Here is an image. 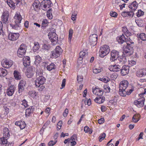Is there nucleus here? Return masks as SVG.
<instances>
[{"instance_id": "40", "label": "nucleus", "mask_w": 146, "mask_h": 146, "mask_svg": "<svg viewBox=\"0 0 146 146\" xmlns=\"http://www.w3.org/2000/svg\"><path fill=\"white\" fill-rule=\"evenodd\" d=\"M73 30L72 29H70L69 31V36H68V41L69 42H70L71 39H72L73 34Z\"/></svg>"}, {"instance_id": "50", "label": "nucleus", "mask_w": 146, "mask_h": 146, "mask_svg": "<svg viewBox=\"0 0 146 146\" xmlns=\"http://www.w3.org/2000/svg\"><path fill=\"white\" fill-rule=\"evenodd\" d=\"M110 16L114 17H116L117 15V13L115 12L111 11L110 13Z\"/></svg>"}, {"instance_id": "51", "label": "nucleus", "mask_w": 146, "mask_h": 146, "mask_svg": "<svg viewBox=\"0 0 146 146\" xmlns=\"http://www.w3.org/2000/svg\"><path fill=\"white\" fill-rule=\"evenodd\" d=\"M84 131L86 133L89 132V134H91L92 133V131L89 130V128L88 127L86 126L84 127Z\"/></svg>"}, {"instance_id": "28", "label": "nucleus", "mask_w": 146, "mask_h": 146, "mask_svg": "<svg viewBox=\"0 0 146 146\" xmlns=\"http://www.w3.org/2000/svg\"><path fill=\"white\" fill-rule=\"evenodd\" d=\"M105 101V97L102 96H98L95 99V101L98 104L103 103Z\"/></svg>"}, {"instance_id": "56", "label": "nucleus", "mask_w": 146, "mask_h": 146, "mask_svg": "<svg viewBox=\"0 0 146 146\" xmlns=\"http://www.w3.org/2000/svg\"><path fill=\"white\" fill-rule=\"evenodd\" d=\"M102 81L105 83H107L109 82L110 80V79L108 77H103L102 78Z\"/></svg>"}, {"instance_id": "29", "label": "nucleus", "mask_w": 146, "mask_h": 146, "mask_svg": "<svg viewBox=\"0 0 146 146\" xmlns=\"http://www.w3.org/2000/svg\"><path fill=\"white\" fill-rule=\"evenodd\" d=\"M125 11L122 13L121 15L123 16L126 17L127 15V16H129L132 17L134 15V13L133 12V11Z\"/></svg>"}, {"instance_id": "15", "label": "nucleus", "mask_w": 146, "mask_h": 146, "mask_svg": "<svg viewBox=\"0 0 146 146\" xmlns=\"http://www.w3.org/2000/svg\"><path fill=\"white\" fill-rule=\"evenodd\" d=\"M26 82L24 80H21L18 85V92L19 93L22 92L25 89Z\"/></svg>"}, {"instance_id": "46", "label": "nucleus", "mask_w": 146, "mask_h": 146, "mask_svg": "<svg viewBox=\"0 0 146 146\" xmlns=\"http://www.w3.org/2000/svg\"><path fill=\"white\" fill-rule=\"evenodd\" d=\"M39 48V43L38 42H35L34 43V46L33 47V49L34 50H38Z\"/></svg>"}, {"instance_id": "32", "label": "nucleus", "mask_w": 146, "mask_h": 146, "mask_svg": "<svg viewBox=\"0 0 146 146\" xmlns=\"http://www.w3.org/2000/svg\"><path fill=\"white\" fill-rule=\"evenodd\" d=\"M112 67H113L112 71L114 72H117L120 70L121 71V70L122 68L121 66L119 65H116L115 64L114 65H113L111 66Z\"/></svg>"}, {"instance_id": "19", "label": "nucleus", "mask_w": 146, "mask_h": 146, "mask_svg": "<svg viewBox=\"0 0 146 146\" xmlns=\"http://www.w3.org/2000/svg\"><path fill=\"white\" fill-rule=\"evenodd\" d=\"M129 67L128 66H123L121 70V73L122 76L127 75L129 72Z\"/></svg>"}, {"instance_id": "35", "label": "nucleus", "mask_w": 146, "mask_h": 146, "mask_svg": "<svg viewBox=\"0 0 146 146\" xmlns=\"http://www.w3.org/2000/svg\"><path fill=\"white\" fill-rule=\"evenodd\" d=\"M56 66L53 63H51L49 65L47 66L46 68L49 71H51L52 69L56 68Z\"/></svg>"}, {"instance_id": "23", "label": "nucleus", "mask_w": 146, "mask_h": 146, "mask_svg": "<svg viewBox=\"0 0 146 146\" xmlns=\"http://www.w3.org/2000/svg\"><path fill=\"white\" fill-rule=\"evenodd\" d=\"M146 75V68L140 69L136 72V75L139 77H142Z\"/></svg>"}, {"instance_id": "16", "label": "nucleus", "mask_w": 146, "mask_h": 146, "mask_svg": "<svg viewBox=\"0 0 146 146\" xmlns=\"http://www.w3.org/2000/svg\"><path fill=\"white\" fill-rule=\"evenodd\" d=\"M19 36V34L18 33H10L9 34L8 38L11 41H15L17 39Z\"/></svg>"}, {"instance_id": "24", "label": "nucleus", "mask_w": 146, "mask_h": 146, "mask_svg": "<svg viewBox=\"0 0 146 146\" xmlns=\"http://www.w3.org/2000/svg\"><path fill=\"white\" fill-rule=\"evenodd\" d=\"M1 141L2 144L4 146H12L13 144L11 142H10L9 140H7L4 138L1 139Z\"/></svg>"}, {"instance_id": "10", "label": "nucleus", "mask_w": 146, "mask_h": 146, "mask_svg": "<svg viewBox=\"0 0 146 146\" xmlns=\"http://www.w3.org/2000/svg\"><path fill=\"white\" fill-rule=\"evenodd\" d=\"M52 5L51 1L50 0H44L40 3L41 7H43V10H45L47 8H49Z\"/></svg>"}, {"instance_id": "30", "label": "nucleus", "mask_w": 146, "mask_h": 146, "mask_svg": "<svg viewBox=\"0 0 146 146\" xmlns=\"http://www.w3.org/2000/svg\"><path fill=\"white\" fill-rule=\"evenodd\" d=\"M13 74L15 78L17 80H20L21 78V74L18 71L15 70L14 71Z\"/></svg>"}, {"instance_id": "55", "label": "nucleus", "mask_w": 146, "mask_h": 146, "mask_svg": "<svg viewBox=\"0 0 146 146\" xmlns=\"http://www.w3.org/2000/svg\"><path fill=\"white\" fill-rule=\"evenodd\" d=\"M83 80V78L82 76H77V80L78 82H80L82 81Z\"/></svg>"}, {"instance_id": "60", "label": "nucleus", "mask_w": 146, "mask_h": 146, "mask_svg": "<svg viewBox=\"0 0 146 146\" xmlns=\"http://www.w3.org/2000/svg\"><path fill=\"white\" fill-rule=\"evenodd\" d=\"M70 139L72 141H75L77 139L76 135L75 134H74Z\"/></svg>"}, {"instance_id": "38", "label": "nucleus", "mask_w": 146, "mask_h": 146, "mask_svg": "<svg viewBox=\"0 0 146 146\" xmlns=\"http://www.w3.org/2000/svg\"><path fill=\"white\" fill-rule=\"evenodd\" d=\"M34 110V108H28L26 110V115H27L29 116V115Z\"/></svg>"}, {"instance_id": "1", "label": "nucleus", "mask_w": 146, "mask_h": 146, "mask_svg": "<svg viewBox=\"0 0 146 146\" xmlns=\"http://www.w3.org/2000/svg\"><path fill=\"white\" fill-rule=\"evenodd\" d=\"M126 44L127 46H124L123 47V53L124 54H128L129 55H130L133 54L134 52L133 47L134 46V43L131 40L127 42Z\"/></svg>"}, {"instance_id": "57", "label": "nucleus", "mask_w": 146, "mask_h": 146, "mask_svg": "<svg viewBox=\"0 0 146 146\" xmlns=\"http://www.w3.org/2000/svg\"><path fill=\"white\" fill-rule=\"evenodd\" d=\"M19 127L20 128L22 129H24L25 127V124L24 121H21V124Z\"/></svg>"}, {"instance_id": "36", "label": "nucleus", "mask_w": 146, "mask_h": 146, "mask_svg": "<svg viewBox=\"0 0 146 146\" xmlns=\"http://www.w3.org/2000/svg\"><path fill=\"white\" fill-rule=\"evenodd\" d=\"M7 75V72L5 69L0 68V76L1 77H4Z\"/></svg>"}, {"instance_id": "63", "label": "nucleus", "mask_w": 146, "mask_h": 146, "mask_svg": "<svg viewBox=\"0 0 146 146\" xmlns=\"http://www.w3.org/2000/svg\"><path fill=\"white\" fill-rule=\"evenodd\" d=\"M22 104L25 107H27L28 106L27 102L25 100H24L22 102Z\"/></svg>"}, {"instance_id": "13", "label": "nucleus", "mask_w": 146, "mask_h": 146, "mask_svg": "<svg viewBox=\"0 0 146 146\" xmlns=\"http://www.w3.org/2000/svg\"><path fill=\"white\" fill-rule=\"evenodd\" d=\"M97 38V36L96 34H93L90 36L89 40L92 45L94 46L96 44Z\"/></svg>"}, {"instance_id": "39", "label": "nucleus", "mask_w": 146, "mask_h": 146, "mask_svg": "<svg viewBox=\"0 0 146 146\" xmlns=\"http://www.w3.org/2000/svg\"><path fill=\"white\" fill-rule=\"evenodd\" d=\"M47 17L50 19H52V14L51 9H49L47 12L46 14Z\"/></svg>"}, {"instance_id": "33", "label": "nucleus", "mask_w": 146, "mask_h": 146, "mask_svg": "<svg viewBox=\"0 0 146 146\" xmlns=\"http://www.w3.org/2000/svg\"><path fill=\"white\" fill-rule=\"evenodd\" d=\"M140 115L139 113L135 114L134 115L132 118L133 121L135 123L137 122L140 119Z\"/></svg>"}, {"instance_id": "53", "label": "nucleus", "mask_w": 146, "mask_h": 146, "mask_svg": "<svg viewBox=\"0 0 146 146\" xmlns=\"http://www.w3.org/2000/svg\"><path fill=\"white\" fill-rule=\"evenodd\" d=\"M62 121H60L58 123L57 125V128L58 130H59L61 128L62 125Z\"/></svg>"}, {"instance_id": "20", "label": "nucleus", "mask_w": 146, "mask_h": 146, "mask_svg": "<svg viewBox=\"0 0 146 146\" xmlns=\"http://www.w3.org/2000/svg\"><path fill=\"white\" fill-rule=\"evenodd\" d=\"M117 39L119 43L121 44L124 43H126L127 44V42L129 41L127 40L126 38L123 34H122L120 36L118 37Z\"/></svg>"}, {"instance_id": "25", "label": "nucleus", "mask_w": 146, "mask_h": 146, "mask_svg": "<svg viewBox=\"0 0 146 146\" xmlns=\"http://www.w3.org/2000/svg\"><path fill=\"white\" fill-rule=\"evenodd\" d=\"M23 64L25 67H27L30 65V58L29 56H26L23 58Z\"/></svg>"}, {"instance_id": "59", "label": "nucleus", "mask_w": 146, "mask_h": 146, "mask_svg": "<svg viewBox=\"0 0 146 146\" xmlns=\"http://www.w3.org/2000/svg\"><path fill=\"white\" fill-rule=\"evenodd\" d=\"M101 71L100 69L95 68L93 69V72L94 73L97 74L100 72Z\"/></svg>"}, {"instance_id": "21", "label": "nucleus", "mask_w": 146, "mask_h": 146, "mask_svg": "<svg viewBox=\"0 0 146 146\" xmlns=\"http://www.w3.org/2000/svg\"><path fill=\"white\" fill-rule=\"evenodd\" d=\"M15 90V89L14 86H10L7 88V94L9 96H12Z\"/></svg>"}, {"instance_id": "48", "label": "nucleus", "mask_w": 146, "mask_h": 146, "mask_svg": "<svg viewBox=\"0 0 146 146\" xmlns=\"http://www.w3.org/2000/svg\"><path fill=\"white\" fill-rule=\"evenodd\" d=\"M42 48L45 50H48L50 48V47L48 44H44L42 46Z\"/></svg>"}, {"instance_id": "14", "label": "nucleus", "mask_w": 146, "mask_h": 146, "mask_svg": "<svg viewBox=\"0 0 146 146\" xmlns=\"http://www.w3.org/2000/svg\"><path fill=\"white\" fill-rule=\"evenodd\" d=\"M88 52L86 50H84L80 52L79 54V58L78 60H81L83 59H87L88 58Z\"/></svg>"}, {"instance_id": "31", "label": "nucleus", "mask_w": 146, "mask_h": 146, "mask_svg": "<svg viewBox=\"0 0 146 146\" xmlns=\"http://www.w3.org/2000/svg\"><path fill=\"white\" fill-rule=\"evenodd\" d=\"M14 19H15V23H19L22 19L21 16L19 14L16 15L14 17Z\"/></svg>"}, {"instance_id": "34", "label": "nucleus", "mask_w": 146, "mask_h": 146, "mask_svg": "<svg viewBox=\"0 0 146 146\" xmlns=\"http://www.w3.org/2000/svg\"><path fill=\"white\" fill-rule=\"evenodd\" d=\"M33 5L34 8H39L41 7L40 6V2L38 0H35L34 3H33Z\"/></svg>"}, {"instance_id": "62", "label": "nucleus", "mask_w": 146, "mask_h": 146, "mask_svg": "<svg viewBox=\"0 0 146 146\" xmlns=\"http://www.w3.org/2000/svg\"><path fill=\"white\" fill-rule=\"evenodd\" d=\"M84 102L85 104H87L89 106L91 104V100L90 99L88 100H85Z\"/></svg>"}, {"instance_id": "12", "label": "nucleus", "mask_w": 146, "mask_h": 146, "mask_svg": "<svg viewBox=\"0 0 146 146\" xmlns=\"http://www.w3.org/2000/svg\"><path fill=\"white\" fill-rule=\"evenodd\" d=\"M145 98L143 97L138 99L137 100L135 101L134 104L139 108L142 107L144 105Z\"/></svg>"}, {"instance_id": "49", "label": "nucleus", "mask_w": 146, "mask_h": 146, "mask_svg": "<svg viewBox=\"0 0 146 146\" xmlns=\"http://www.w3.org/2000/svg\"><path fill=\"white\" fill-rule=\"evenodd\" d=\"M19 24L17 23H15V25H13L12 24H10V26L14 29H17L19 27Z\"/></svg>"}, {"instance_id": "41", "label": "nucleus", "mask_w": 146, "mask_h": 146, "mask_svg": "<svg viewBox=\"0 0 146 146\" xmlns=\"http://www.w3.org/2000/svg\"><path fill=\"white\" fill-rule=\"evenodd\" d=\"M139 37L143 41L146 40V35L144 33H141L139 35Z\"/></svg>"}, {"instance_id": "58", "label": "nucleus", "mask_w": 146, "mask_h": 146, "mask_svg": "<svg viewBox=\"0 0 146 146\" xmlns=\"http://www.w3.org/2000/svg\"><path fill=\"white\" fill-rule=\"evenodd\" d=\"M56 141H51L48 143V145L49 146H52L56 143Z\"/></svg>"}, {"instance_id": "7", "label": "nucleus", "mask_w": 146, "mask_h": 146, "mask_svg": "<svg viewBox=\"0 0 146 146\" xmlns=\"http://www.w3.org/2000/svg\"><path fill=\"white\" fill-rule=\"evenodd\" d=\"M21 0H7L6 2L8 5L13 9L15 7L16 5L20 3Z\"/></svg>"}, {"instance_id": "42", "label": "nucleus", "mask_w": 146, "mask_h": 146, "mask_svg": "<svg viewBox=\"0 0 146 146\" xmlns=\"http://www.w3.org/2000/svg\"><path fill=\"white\" fill-rule=\"evenodd\" d=\"M36 77L39 76L40 75H42V74L43 70L41 69H37L36 72Z\"/></svg>"}, {"instance_id": "3", "label": "nucleus", "mask_w": 146, "mask_h": 146, "mask_svg": "<svg viewBox=\"0 0 146 146\" xmlns=\"http://www.w3.org/2000/svg\"><path fill=\"white\" fill-rule=\"evenodd\" d=\"M128 82L127 80L121 81L119 84V93L121 96H125L126 95V89L128 86Z\"/></svg>"}, {"instance_id": "52", "label": "nucleus", "mask_w": 146, "mask_h": 146, "mask_svg": "<svg viewBox=\"0 0 146 146\" xmlns=\"http://www.w3.org/2000/svg\"><path fill=\"white\" fill-rule=\"evenodd\" d=\"M35 62L39 63L41 60V58L39 55L36 56L35 57Z\"/></svg>"}, {"instance_id": "45", "label": "nucleus", "mask_w": 146, "mask_h": 146, "mask_svg": "<svg viewBox=\"0 0 146 146\" xmlns=\"http://www.w3.org/2000/svg\"><path fill=\"white\" fill-rule=\"evenodd\" d=\"M106 135V134L105 133H103L101 134L99 137V141L101 142L105 138Z\"/></svg>"}, {"instance_id": "54", "label": "nucleus", "mask_w": 146, "mask_h": 146, "mask_svg": "<svg viewBox=\"0 0 146 146\" xmlns=\"http://www.w3.org/2000/svg\"><path fill=\"white\" fill-rule=\"evenodd\" d=\"M103 88H104V89L106 90V92H110V88L109 86L107 85L104 86H103Z\"/></svg>"}, {"instance_id": "27", "label": "nucleus", "mask_w": 146, "mask_h": 146, "mask_svg": "<svg viewBox=\"0 0 146 146\" xmlns=\"http://www.w3.org/2000/svg\"><path fill=\"white\" fill-rule=\"evenodd\" d=\"M93 92L94 94L99 96H102L103 94V91L100 90L96 88H95L94 90H93Z\"/></svg>"}, {"instance_id": "26", "label": "nucleus", "mask_w": 146, "mask_h": 146, "mask_svg": "<svg viewBox=\"0 0 146 146\" xmlns=\"http://www.w3.org/2000/svg\"><path fill=\"white\" fill-rule=\"evenodd\" d=\"M138 4L136 1H133L128 6L131 9V11H134L137 8Z\"/></svg>"}, {"instance_id": "9", "label": "nucleus", "mask_w": 146, "mask_h": 146, "mask_svg": "<svg viewBox=\"0 0 146 146\" xmlns=\"http://www.w3.org/2000/svg\"><path fill=\"white\" fill-rule=\"evenodd\" d=\"M35 68L31 66H30L27 70L26 74L28 78H31L33 75L35 73Z\"/></svg>"}, {"instance_id": "44", "label": "nucleus", "mask_w": 146, "mask_h": 146, "mask_svg": "<svg viewBox=\"0 0 146 146\" xmlns=\"http://www.w3.org/2000/svg\"><path fill=\"white\" fill-rule=\"evenodd\" d=\"M29 94L30 96L33 98L35 97L37 95V93L35 91H29Z\"/></svg>"}, {"instance_id": "47", "label": "nucleus", "mask_w": 146, "mask_h": 146, "mask_svg": "<svg viewBox=\"0 0 146 146\" xmlns=\"http://www.w3.org/2000/svg\"><path fill=\"white\" fill-rule=\"evenodd\" d=\"M144 12L141 10H139L136 13V15L137 17H140L143 15Z\"/></svg>"}, {"instance_id": "22", "label": "nucleus", "mask_w": 146, "mask_h": 146, "mask_svg": "<svg viewBox=\"0 0 146 146\" xmlns=\"http://www.w3.org/2000/svg\"><path fill=\"white\" fill-rule=\"evenodd\" d=\"M49 39L51 40L52 42L56 41L58 39L57 35L54 32L49 33L48 35Z\"/></svg>"}, {"instance_id": "2", "label": "nucleus", "mask_w": 146, "mask_h": 146, "mask_svg": "<svg viewBox=\"0 0 146 146\" xmlns=\"http://www.w3.org/2000/svg\"><path fill=\"white\" fill-rule=\"evenodd\" d=\"M37 78L35 81V85L36 87L38 88V90L42 91L44 88V86H43L44 84L46 79L42 75L36 77Z\"/></svg>"}, {"instance_id": "5", "label": "nucleus", "mask_w": 146, "mask_h": 146, "mask_svg": "<svg viewBox=\"0 0 146 146\" xmlns=\"http://www.w3.org/2000/svg\"><path fill=\"white\" fill-rule=\"evenodd\" d=\"M62 52L61 48L59 46H56L55 49L51 52L52 58H57L62 54Z\"/></svg>"}, {"instance_id": "61", "label": "nucleus", "mask_w": 146, "mask_h": 146, "mask_svg": "<svg viewBox=\"0 0 146 146\" xmlns=\"http://www.w3.org/2000/svg\"><path fill=\"white\" fill-rule=\"evenodd\" d=\"M68 112V110L66 108L65 109L64 112L63 113V115L64 117H65L67 116Z\"/></svg>"}, {"instance_id": "11", "label": "nucleus", "mask_w": 146, "mask_h": 146, "mask_svg": "<svg viewBox=\"0 0 146 146\" xmlns=\"http://www.w3.org/2000/svg\"><path fill=\"white\" fill-rule=\"evenodd\" d=\"M110 55V60L111 62H113L118 58V52L115 50H113L111 52Z\"/></svg>"}, {"instance_id": "64", "label": "nucleus", "mask_w": 146, "mask_h": 146, "mask_svg": "<svg viewBox=\"0 0 146 146\" xmlns=\"http://www.w3.org/2000/svg\"><path fill=\"white\" fill-rule=\"evenodd\" d=\"M104 122V118H102L98 120V123L100 124H102Z\"/></svg>"}, {"instance_id": "18", "label": "nucleus", "mask_w": 146, "mask_h": 146, "mask_svg": "<svg viewBox=\"0 0 146 146\" xmlns=\"http://www.w3.org/2000/svg\"><path fill=\"white\" fill-rule=\"evenodd\" d=\"M3 137L0 139L1 140L3 138L7 140H9V138L10 135L9 134V131L8 128L7 127L4 128L3 130Z\"/></svg>"}, {"instance_id": "8", "label": "nucleus", "mask_w": 146, "mask_h": 146, "mask_svg": "<svg viewBox=\"0 0 146 146\" xmlns=\"http://www.w3.org/2000/svg\"><path fill=\"white\" fill-rule=\"evenodd\" d=\"M2 66L4 68H9L13 65V61L6 59H3L1 62Z\"/></svg>"}, {"instance_id": "43", "label": "nucleus", "mask_w": 146, "mask_h": 146, "mask_svg": "<svg viewBox=\"0 0 146 146\" xmlns=\"http://www.w3.org/2000/svg\"><path fill=\"white\" fill-rule=\"evenodd\" d=\"M77 14V11H74L72 13L71 16V19L73 21H75L76 20Z\"/></svg>"}, {"instance_id": "4", "label": "nucleus", "mask_w": 146, "mask_h": 146, "mask_svg": "<svg viewBox=\"0 0 146 146\" xmlns=\"http://www.w3.org/2000/svg\"><path fill=\"white\" fill-rule=\"evenodd\" d=\"M110 52L109 47L106 45H104L101 47L100 50V56L101 57H104L107 55Z\"/></svg>"}, {"instance_id": "37", "label": "nucleus", "mask_w": 146, "mask_h": 146, "mask_svg": "<svg viewBox=\"0 0 146 146\" xmlns=\"http://www.w3.org/2000/svg\"><path fill=\"white\" fill-rule=\"evenodd\" d=\"M123 31L125 35L128 37L130 36L131 35V33L127 30V28L126 27H124L123 29Z\"/></svg>"}, {"instance_id": "6", "label": "nucleus", "mask_w": 146, "mask_h": 146, "mask_svg": "<svg viewBox=\"0 0 146 146\" xmlns=\"http://www.w3.org/2000/svg\"><path fill=\"white\" fill-rule=\"evenodd\" d=\"M27 47L26 45L24 44H21L17 51V55L19 57H21L25 53Z\"/></svg>"}, {"instance_id": "17", "label": "nucleus", "mask_w": 146, "mask_h": 146, "mask_svg": "<svg viewBox=\"0 0 146 146\" xmlns=\"http://www.w3.org/2000/svg\"><path fill=\"white\" fill-rule=\"evenodd\" d=\"M9 16V14L8 11H5L3 12L2 16V19L4 23L8 22Z\"/></svg>"}]
</instances>
